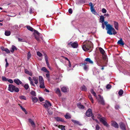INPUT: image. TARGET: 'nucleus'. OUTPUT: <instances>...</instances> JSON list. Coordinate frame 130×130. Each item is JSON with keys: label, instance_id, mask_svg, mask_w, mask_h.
I'll return each instance as SVG.
<instances>
[{"label": "nucleus", "instance_id": "33", "mask_svg": "<svg viewBox=\"0 0 130 130\" xmlns=\"http://www.w3.org/2000/svg\"><path fill=\"white\" fill-rule=\"evenodd\" d=\"M32 99L33 102L34 103L36 102L38 100V98H37L35 97L34 98L32 97Z\"/></svg>", "mask_w": 130, "mask_h": 130}, {"label": "nucleus", "instance_id": "27", "mask_svg": "<svg viewBox=\"0 0 130 130\" xmlns=\"http://www.w3.org/2000/svg\"><path fill=\"white\" fill-rule=\"evenodd\" d=\"M64 117L66 119H70L71 118V115L69 113H67Z\"/></svg>", "mask_w": 130, "mask_h": 130}, {"label": "nucleus", "instance_id": "51", "mask_svg": "<svg viewBox=\"0 0 130 130\" xmlns=\"http://www.w3.org/2000/svg\"><path fill=\"white\" fill-rule=\"evenodd\" d=\"M111 88V86L109 84H108L106 85V88L107 89H109Z\"/></svg>", "mask_w": 130, "mask_h": 130}, {"label": "nucleus", "instance_id": "48", "mask_svg": "<svg viewBox=\"0 0 130 130\" xmlns=\"http://www.w3.org/2000/svg\"><path fill=\"white\" fill-rule=\"evenodd\" d=\"M100 129V126L98 125L97 124L96 126L95 130H99Z\"/></svg>", "mask_w": 130, "mask_h": 130}, {"label": "nucleus", "instance_id": "15", "mask_svg": "<svg viewBox=\"0 0 130 130\" xmlns=\"http://www.w3.org/2000/svg\"><path fill=\"white\" fill-rule=\"evenodd\" d=\"M61 90L63 92H66L68 90V88L66 87H63L61 88Z\"/></svg>", "mask_w": 130, "mask_h": 130}, {"label": "nucleus", "instance_id": "10", "mask_svg": "<svg viewBox=\"0 0 130 130\" xmlns=\"http://www.w3.org/2000/svg\"><path fill=\"white\" fill-rule=\"evenodd\" d=\"M86 115L87 117H91L92 115L91 109H88L86 113Z\"/></svg>", "mask_w": 130, "mask_h": 130}, {"label": "nucleus", "instance_id": "44", "mask_svg": "<svg viewBox=\"0 0 130 130\" xmlns=\"http://www.w3.org/2000/svg\"><path fill=\"white\" fill-rule=\"evenodd\" d=\"M24 87L26 90L28 89L29 87V86L28 84H25Z\"/></svg>", "mask_w": 130, "mask_h": 130}, {"label": "nucleus", "instance_id": "61", "mask_svg": "<svg viewBox=\"0 0 130 130\" xmlns=\"http://www.w3.org/2000/svg\"><path fill=\"white\" fill-rule=\"evenodd\" d=\"M18 41L20 42H23V40L22 39L20 38H18Z\"/></svg>", "mask_w": 130, "mask_h": 130}, {"label": "nucleus", "instance_id": "28", "mask_svg": "<svg viewBox=\"0 0 130 130\" xmlns=\"http://www.w3.org/2000/svg\"><path fill=\"white\" fill-rule=\"evenodd\" d=\"M114 25L115 28L117 30L118 29V23L116 22H114Z\"/></svg>", "mask_w": 130, "mask_h": 130}, {"label": "nucleus", "instance_id": "42", "mask_svg": "<svg viewBox=\"0 0 130 130\" xmlns=\"http://www.w3.org/2000/svg\"><path fill=\"white\" fill-rule=\"evenodd\" d=\"M31 94L34 96H36L35 92L34 91H32L31 92Z\"/></svg>", "mask_w": 130, "mask_h": 130}, {"label": "nucleus", "instance_id": "54", "mask_svg": "<svg viewBox=\"0 0 130 130\" xmlns=\"http://www.w3.org/2000/svg\"><path fill=\"white\" fill-rule=\"evenodd\" d=\"M102 55L103 57V59L105 60L107 58V56L105 54H103Z\"/></svg>", "mask_w": 130, "mask_h": 130}, {"label": "nucleus", "instance_id": "17", "mask_svg": "<svg viewBox=\"0 0 130 130\" xmlns=\"http://www.w3.org/2000/svg\"><path fill=\"white\" fill-rule=\"evenodd\" d=\"M118 44L121 45L123 46L124 45V43L123 42L122 38H121L117 42Z\"/></svg>", "mask_w": 130, "mask_h": 130}, {"label": "nucleus", "instance_id": "62", "mask_svg": "<svg viewBox=\"0 0 130 130\" xmlns=\"http://www.w3.org/2000/svg\"><path fill=\"white\" fill-rule=\"evenodd\" d=\"M68 66L69 67H71V63H70V61H69V62H68Z\"/></svg>", "mask_w": 130, "mask_h": 130}, {"label": "nucleus", "instance_id": "4", "mask_svg": "<svg viewBox=\"0 0 130 130\" xmlns=\"http://www.w3.org/2000/svg\"><path fill=\"white\" fill-rule=\"evenodd\" d=\"M39 81L40 84V87L42 89L44 88H45V86L44 85V81L42 76H39Z\"/></svg>", "mask_w": 130, "mask_h": 130}, {"label": "nucleus", "instance_id": "47", "mask_svg": "<svg viewBox=\"0 0 130 130\" xmlns=\"http://www.w3.org/2000/svg\"><path fill=\"white\" fill-rule=\"evenodd\" d=\"M20 107L21 108V109H22V110L23 111H24V112H25V113L26 114H27V112L25 110V109L23 108L22 106H20Z\"/></svg>", "mask_w": 130, "mask_h": 130}, {"label": "nucleus", "instance_id": "50", "mask_svg": "<svg viewBox=\"0 0 130 130\" xmlns=\"http://www.w3.org/2000/svg\"><path fill=\"white\" fill-rule=\"evenodd\" d=\"M88 65H84V69L85 70H87L88 69Z\"/></svg>", "mask_w": 130, "mask_h": 130}, {"label": "nucleus", "instance_id": "53", "mask_svg": "<svg viewBox=\"0 0 130 130\" xmlns=\"http://www.w3.org/2000/svg\"><path fill=\"white\" fill-rule=\"evenodd\" d=\"M37 54L39 57H41L42 56V54L39 52H37Z\"/></svg>", "mask_w": 130, "mask_h": 130}, {"label": "nucleus", "instance_id": "21", "mask_svg": "<svg viewBox=\"0 0 130 130\" xmlns=\"http://www.w3.org/2000/svg\"><path fill=\"white\" fill-rule=\"evenodd\" d=\"M44 56H45V61H46V64L47 66L48 67L49 66V63L48 62V58L47 57V56L45 54H44Z\"/></svg>", "mask_w": 130, "mask_h": 130}, {"label": "nucleus", "instance_id": "16", "mask_svg": "<svg viewBox=\"0 0 130 130\" xmlns=\"http://www.w3.org/2000/svg\"><path fill=\"white\" fill-rule=\"evenodd\" d=\"M33 80L35 81V83L36 84H37L38 83V78L37 77L34 76L32 78Z\"/></svg>", "mask_w": 130, "mask_h": 130}, {"label": "nucleus", "instance_id": "24", "mask_svg": "<svg viewBox=\"0 0 130 130\" xmlns=\"http://www.w3.org/2000/svg\"><path fill=\"white\" fill-rule=\"evenodd\" d=\"M72 121L73 122L74 124H77L78 125H79L81 126L82 125V124H80V123L78 121L74 120H72Z\"/></svg>", "mask_w": 130, "mask_h": 130}, {"label": "nucleus", "instance_id": "12", "mask_svg": "<svg viewBox=\"0 0 130 130\" xmlns=\"http://www.w3.org/2000/svg\"><path fill=\"white\" fill-rule=\"evenodd\" d=\"M55 92L59 96H60L61 94V93L60 91L58 88H56L55 89Z\"/></svg>", "mask_w": 130, "mask_h": 130}, {"label": "nucleus", "instance_id": "7", "mask_svg": "<svg viewBox=\"0 0 130 130\" xmlns=\"http://www.w3.org/2000/svg\"><path fill=\"white\" fill-rule=\"evenodd\" d=\"M51 104L49 101L46 100L43 105V106L45 108H47L48 107L51 106Z\"/></svg>", "mask_w": 130, "mask_h": 130}, {"label": "nucleus", "instance_id": "41", "mask_svg": "<svg viewBox=\"0 0 130 130\" xmlns=\"http://www.w3.org/2000/svg\"><path fill=\"white\" fill-rule=\"evenodd\" d=\"M33 79H32L31 80H29L30 81V84L32 86L35 87V85L33 82Z\"/></svg>", "mask_w": 130, "mask_h": 130}, {"label": "nucleus", "instance_id": "39", "mask_svg": "<svg viewBox=\"0 0 130 130\" xmlns=\"http://www.w3.org/2000/svg\"><path fill=\"white\" fill-rule=\"evenodd\" d=\"M123 91L122 89H120L119 92L118 94L119 95H122L123 93Z\"/></svg>", "mask_w": 130, "mask_h": 130}, {"label": "nucleus", "instance_id": "2", "mask_svg": "<svg viewBox=\"0 0 130 130\" xmlns=\"http://www.w3.org/2000/svg\"><path fill=\"white\" fill-rule=\"evenodd\" d=\"M86 42V44H84L82 46L83 49L85 51L90 50L91 51L92 50L93 47L91 45L92 44L91 42L87 41L84 43H85Z\"/></svg>", "mask_w": 130, "mask_h": 130}, {"label": "nucleus", "instance_id": "57", "mask_svg": "<svg viewBox=\"0 0 130 130\" xmlns=\"http://www.w3.org/2000/svg\"><path fill=\"white\" fill-rule=\"evenodd\" d=\"M68 11L70 13L72 14V9L71 8H70L69 9Z\"/></svg>", "mask_w": 130, "mask_h": 130}, {"label": "nucleus", "instance_id": "49", "mask_svg": "<svg viewBox=\"0 0 130 130\" xmlns=\"http://www.w3.org/2000/svg\"><path fill=\"white\" fill-rule=\"evenodd\" d=\"M102 11L103 13H105L106 12L107 10L105 8H103L102 10Z\"/></svg>", "mask_w": 130, "mask_h": 130}, {"label": "nucleus", "instance_id": "37", "mask_svg": "<svg viewBox=\"0 0 130 130\" xmlns=\"http://www.w3.org/2000/svg\"><path fill=\"white\" fill-rule=\"evenodd\" d=\"M65 127L64 126L60 125H59L58 126V127L59 128H60L61 130H66Z\"/></svg>", "mask_w": 130, "mask_h": 130}, {"label": "nucleus", "instance_id": "31", "mask_svg": "<svg viewBox=\"0 0 130 130\" xmlns=\"http://www.w3.org/2000/svg\"><path fill=\"white\" fill-rule=\"evenodd\" d=\"M29 122L31 123L32 126L34 127L35 126V124L34 122L30 119H29Z\"/></svg>", "mask_w": 130, "mask_h": 130}, {"label": "nucleus", "instance_id": "43", "mask_svg": "<svg viewBox=\"0 0 130 130\" xmlns=\"http://www.w3.org/2000/svg\"><path fill=\"white\" fill-rule=\"evenodd\" d=\"M34 33L35 34H36L37 35L39 36H40L41 35L39 33L38 31L34 30Z\"/></svg>", "mask_w": 130, "mask_h": 130}, {"label": "nucleus", "instance_id": "29", "mask_svg": "<svg viewBox=\"0 0 130 130\" xmlns=\"http://www.w3.org/2000/svg\"><path fill=\"white\" fill-rule=\"evenodd\" d=\"M25 73L27 74H29V75L30 76H32V73L30 72L29 71L25 69Z\"/></svg>", "mask_w": 130, "mask_h": 130}, {"label": "nucleus", "instance_id": "23", "mask_svg": "<svg viewBox=\"0 0 130 130\" xmlns=\"http://www.w3.org/2000/svg\"><path fill=\"white\" fill-rule=\"evenodd\" d=\"M55 119L58 121H61V122H63L64 121V120L62 118L58 117H55Z\"/></svg>", "mask_w": 130, "mask_h": 130}, {"label": "nucleus", "instance_id": "1", "mask_svg": "<svg viewBox=\"0 0 130 130\" xmlns=\"http://www.w3.org/2000/svg\"><path fill=\"white\" fill-rule=\"evenodd\" d=\"M105 23L106 26L105 29L107 30V34L109 35H115L117 33L114 28L110 24H108L107 22H106Z\"/></svg>", "mask_w": 130, "mask_h": 130}, {"label": "nucleus", "instance_id": "26", "mask_svg": "<svg viewBox=\"0 0 130 130\" xmlns=\"http://www.w3.org/2000/svg\"><path fill=\"white\" fill-rule=\"evenodd\" d=\"M85 61L88 62L92 64L93 63V62L91 61L90 59L89 58H87L85 60Z\"/></svg>", "mask_w": 130, "mask_h": 130}, {"label": "nucleus", "instance_id": "22", "mask_svg": "<svg viewBox=\"0 0 130 130\" xmlns=\"http://www.w3.org/2000/svg\"><path fill=\"white\" fill-rule=\"evenodd\" d=\"M77 105L78 107L80 109H83L84 108V106L81 105L80 103H78Z\"/></svg>", "mask_w": 130, "mask_h": 130}, {"label": "nucleus", "instance_id": "5", "mask_svg": "<svg viewBox=\"0 0 130 130\" xmlns=\"http://www.w3.org/2000/svg\"><path fill=\"white\" fill-rule=\"evenodd\" d=\"M104 17L103 15H101L99 19V22L102 23V27L103 29H104L105 27V22L106 21L104 22Z\"/></svg>", "mask_w": 130, "mask_h": 130}, {"label": "nucleus", "instance_id": "25", "mask_svg": "<svg viewBox=\"0 0 130 130\" xmlns=\"http://www.w3.org/2000/svg\"><path fill=\"white\" fill-rule=\"evenodd\" d=\"M11 34V32L9 30H6L5 31V34L7 36H9Z\"/></svg>", "mask_w": 130, "mask_h": 130}, {"label": "nucleus", "instance_id": "56", "mask_svg": "<svg viewBox=\"0 0 130 130\" xmlns=\"http://www.w3.org/2000/svg\"><path fill=\"white\" fill-rule=\"evenodd\" d=\"M47 74H46V76L48 78H49L50 77L49 72H46Z\"/></svg>", "mask_w": 130, "mask_h": 130}, {"label": "nucleus", "instance_id": "13", "mask_svg": "<svg viewBox=\"0 0 130 130\" xmlns=\"http://www.w3.org/2000/svg\"><path fill=\"white\" fill-rule=\"evenodd\" d=\"M14 81L15 83L18 85H19V84H22V82L18 79H14Z\"/></svg>", "mask_w": 130, "mask_h": 130}, {"label": "nucleus", "instance_id": "9", "mask_svg": "<svg viewBox=\"0 0 130 130\" xmlns=\"http://www.w3.org/2000/svg\"><path fill=\"white\" fill-rule=\"evenodd\" d=\"M98 96L99 98V102L102 105H105V102L103 97H102L100 95H99Z\"/></svg>", "mask_w": 130, "mask_h": 130}, {"label": "nucleus", "instance_id": "8", "mask_svg": "<svg viewBox=\"0 0 130 130\" xmlns=\"http://www.w3.org/2000/svg\"><path fill=\"white\" fill-rule=\"evenodd\" d=\"M71 42L70 43L68 44V45H69L70 44L71 46L74 48H76L78 46V44L77 42H75L72 43Z\"/></svg>", "mask_w": 130, "mask_h": 130}, {"label": "nucleus", "instance_id": "14", "mask_svg": "<svg viewBox=\"0 0 130 130\" xmlns=\"http://www.w3.org/2000/svg\"><path fill=\"white\" fill-rule=\"evenodd\" d=\"M120 126L122 130H126V127L125 124L122 123H121Z\"/></svg>", "mask_w": 130, "mask_h": 130}, {"label": "nucleus", "instance_id": "55", "mask_svg": "<svg viewBox=\"0 0 130 130\" xmlns=\"http://www.w3.org/2000/svg\"><path fill=\"white\" fill-rule=\"evenodd\" d=\"M89 5L90 6V8H94V5H93V4L91 2L89 3Z\"/></svg>", "mask_w": 130, "mask_h": 130}, {"label": "nucleus", "instance_id": "6", "mask_svg": "<svg viewBox=\"0 0 130 130\" xmlns=\"http://www.w3.org/2000/svg\"><path fill=\"white\" fill-rule=\"evenodd\" d=\"M104 117L100 118L99 119L100 121L104 125L106 126L109 127V125L108 124L107 122L104 120Z\"/></svg>", "mask_w": 130, "mask_h": 130}, {"label": "nucleus", "instance_id": "63", "mask_svg": "<svg viewBox=\"0 0 130 130\" xmlns=\"http://www.w3.org/2000/svg\"><path fill=\"white\" fill-rule=\"evenodd\" d=\"M92 94L95 96L96 97V93L94 92H93L92 93H91Z\"/></svg>", "mask_w": 130, "mask_h": 130}, {"label": "nucleus", "instance_id": "58", "mask_svg": "<svg viewBox=\"0 0 130 130\" xmlns=\"http://www.w3.org/2000/svg\"><path fill=\"white\" fill-rule=\"evenodd\" d=\"M39 99L40 102H42L44 100V99L41 97H39Z\"/></svg>", "mask_w": 130, "mask_h": 130}, {"label": "nucleus", "instance_id": "35", "mask_svg": "<svg viewBox=\"0 0 130 130\" xmlns=\"http://www.w3.org/2000/svg\"><path fill=\"white\" fill-rule=\"evenodd\" d=\"M41 70L46 73L49 72V71L47 70L46 68L45 67H42L41 69Z\"/></svg>", "mask_w": 130, "mask_h": 130}, {"label": "nucleus", "instance_id": "11", "mask_svg": "<svg viewBox=\"0 0 130 130\" xmlns=\"http://www.w3.org/2000/svg\"><path fill=\"white\" fill-rule=\"evenodd\" d=\"M111 125L116 128H118L119 125L118 123L115 121H112L111 123Z\"/></svg>", "mask_w": 130, "mask_h": 130}, {"label": "nucleus", "instance_id": "34", "mask_svg": "<svg viewBox=\"0 0 130 130\" xmlns=\"http://www.w3.org/2000/svg\"><path fill=\"white\" fill-rule=\"evenodd\" d=\"M81 88V90L82 91H86L87 90L86 87L84 85L82 86Z\"/></svg>", "mask_w": 130, "mask_h": 130}, {"label": "nucleus", "instance_id": "52", "mask_svg": "<svg viewBox=\"0 0 130 130\" xmlns=\"http://www.w3.org/2000/svg\"><path fill=\"white\" fill-rule=\"evenodd\" d=\"M2 80L4 81H6L8 80L7 78L5 76H3L2 77Z\"/></svg>", "mask_w": 130, "mask_h": 130}, {"label": "nucleus", "instance_id": "18", "mask_svg": "<svg viewBox=\"0 0 130 130\" xmlns=\"http://www.w3.org/2000/svg\"><path fill=\"white\" fill-rule=\"evenodd\" d=\"M17 50V49L15 46L14 45H13L12 46L10 51L11 52L13 53L14 52V50Z\"/></svg>", "mask_w": 130, "mask_h": 130}, {"label": "nucleus", "instance_id": "38", "mask_svg": "<svg viewBox=\"0 0 130 130\" xmlns=\"http://www.w3.org/2000/svg\"><path fill=\"white\" fill-rule=\"evenodd\" d=\"M31 54L30 53V52L29 51L28 52L27 54V58L28 60L29 59V58L31 57Z\"/></svg>", "mask_w": 130, "mask_h": 130}, {"label": "nucleus", "instance_id": "46", "mask_svg": "<svg viewBox=\"0 0 130 130\" xmlns=\"http://www.w3.org/2000/svg\"><path fill=\"white\" fill-rule=\"evenodd\" d=\"M20 99H24L26 100V97L23 95H21L20 96Z\"/></svg>", "mask_w": 130, "mask_h": 130}, {"label": "nucleus", "instance_id": "60", "mask_svg": "<svg viewBox=\"0 0 130 130\" xmlns=\"http://www.w3.org/2000/svg\"><path fill=\"white\" fill-rule=\"evenodd\" d=\"M119 106L118 105H116L115 106V108L116 109H118L119 108Z\"/></svg>", "mask_w": 130, "mask_h": 130}, {"label": "nucleus", "instance_id": "59", "mask_svg": "<svg viewBox=\"0 0 130 130\" xmlns=\"http://www.w3.org/2000/svg\"><path fill=\"white\" fill-rule=\"evenodd\" d=\"M8 82L10 83H13V81L11 79H9L8 80Z\"/></svg>", "mask_w": 130, "mask_h": 130}, {"label": "nucleus", "instance_id": "40", "mask_svg": "<svg viewBox=\"0 0 130 130\" xmlns=\"http://www.w3.org/2000/svg\"><path fill=\"white\" fill-rule=\"evenodd\" d=\"M88 97L90 99L92 103H93V99L92 98V97L91 95H88Z\"/></svg>", "mask_w": 130, "mask_h": 130}, {"label": "nucleus", "instance_id": "32", "mask_svg": "<svg viewBox=\"0 0 130 130\" xmlns=\"http://www.w3.org/2000/svg\"><path fill=\"white\" fill-rule=\"evenodd\" d=\"M99 50L101 53L103 55L105 54V52L104 51L102 48L100 47Z\"/></svg>", "mask_w": 130, "mask_h": 130}, {"label": "nucleus", "instance_id": "36", "mask_svg": "<svg viewBox=\"0 0 130 130\" xmlns=\"http://www.w3.org/2000/svg\"><path fill=\"white\" fill-rule=\"evenodd\" d=\"M97 64L99 66H100V63L101 62L102 60L101 59H98L96 60Z\"/></svg>", "mask_w": 130, "mask_h": 130}, {"label": "nucleus", "instance_id": "3", "mask_svg": "<svg viewBox=\"0 0 130 130\" xmlns=\"http://www.w3.org/2000/svg\"><path fill=\"white\" fill-rule=\"evenodd\" d=\"M8 90L12 92L14 91L18 92L19 91V90L18 88L16 87L15 86L12 84L9 85Z\"/></svg>", "mask_w": 130, "mask_h": 130}, {"label": "nucleus", "instance_id": "19", "mask_svg": "<svg viewBox=\"0 0 130 130\" xmlns=\"http://www.w3.org/2000/svg\"><path fill=\"white\" fill-rule=\"evenodd\" d=\"M1 48L3 51H5L7 53H10V50L7 48L2 47Z\"/></svg>", "mask_w": 130, "mask_h": 130}, {"label": "nucleus", "instance_id": "45", "mask_svg": "<svg viewBox=\"0 0 130 130\" xmlns=\"http://www.w3.org/2000/svg\"><path fill=\"white\" fill-rule=\"evenodd\" d=\"M39 36L38 35H35V36L36 39L38 41H39V36Z\"/></svg>", "mask_w": 130, "mask_h": 130}, {"label": "nucleus", "instance_id": "30", "mask_svg": "<svg viewBox=\"0 0 130 130\" xmlns=\"http://www.w3.org/2000/svg\"><path fill=\"white\" fill-rule=\"evenodd\" d=\"M26 27L28 30L31 31H34V29L33 28H32L31 27H30L29 26H27Z\"/></svg>", "mask_w": 130, "mask_h": 130}, {"label": "nucleus", "instance_id": "64", "mask_svg": "<svg viewBox=\"0 0 130 130\" xmlns=\"http://www.w3.org/2000/svg\"><path fill=\"white\" fill-rule=\"evenodd\" d=\"M104 15L106 17H108L109 16V14H104Z\"/></svg>", "mask_w": 130, "mask_h": 130}, {"label": "nucleus", "instance_id": "20", "mask_svg": "<svg viewBox=\"0 0 130 130\" xmlns=\"http://www.w3.org/2000/svg\"><path fill=\"white\" fill-rule=\"evenodd\" d=\"M90 9L91 10V12L94 15H98V13L96 12L94 8H90Z\"/></svg>", "mask_w": 130, "mask_h": 130}]
</instances>
